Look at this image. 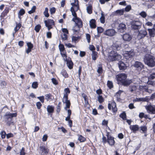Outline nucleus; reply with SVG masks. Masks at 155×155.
Masks as SVG:
<instances>
[{"instance_id":"nucleus-27","label":"nucleus","mask_w":155,"mask_h":155,"mask_svg":"<svg viewBox=\"0 0 155 155\" xmlns=\"http://www.w3.org/2000/svg\"><path fill=\"white\" fill-rule=\"evenodd\" d=\"M148 110L149 111V113L151 114H155V107L151 106H149L148 107Z\"/></svg>"},{"instance_id":"nucleus-35","label":"nucleus","mask_w":155,"mask_h":155,"mask_svg":"<svg viewBox=\"0 0 155 155\" xmlns=\"http://www.w3.org/2000/svg\"><path fill=\"white\" fill-rule=\"evenodd\" d=\"M78 140H79L80 142H84L85 140L86 139L85 138L83 137L82 135H78Z\"/></svg>"},{"instance_id":"nucleus-1","label":"nucleus","mask_w":155,"mask_h":155,"mask_svg":"<svg viewBox=\"0 0 155 155\" xmlns=\"http://www.w3.org/2000/svg\"><path fill=\"white\" fill-rule=\"evenodd\" d=\"M143 61L145 64L150 67L155 66V57L150 54H146L143 57Z\"/></svg>"},{"instance_id":"nucleus-7","label":"nucleus","mask_w":155,"mask_h":155,"mask_svg":"<svg viewBox=\"0 0 155 155\" xmlns=\"http://www.w3.org/2000/svg\"><path fill=\"white\" fill-rule=\"evenodd\" d=\"M147 84L149 85L155 84V73L150 74L148 77Z\"/></svg>"},{"instance_id":"nucleus-64","label":"nucleus","mask_w":155,"mask_h":155,"mask_svg":"<svg viewBox=\"0 0 155 155\" xmlns=\"http://www.w3.org/2000/svg\"><path fill=\"white\" fill-rule=\"evenodd\" d=\"M97 72L99 74H101L102 72V67H100L98 68Z\"/></svg>"},{"instance_id":"nucleus-29","label":"nucleus","mask_w":155,"mask_h":155,"mask_svg":"<svg viewBox=\"0 0 155 155\" xmlns=\"http://www.w3.org/2000/svg\"><path fill=\"white\" fill-rule=\"evenodd\" d=\"M67 64L70 69H71L73 68V63L71 61H67Z\"/></svg>"},{"instance_id":"nucleus-50","label":"nucleus","mask_w":155,"mask_h":155,"mask_svg":"<svg viewBox=\"0 0 155 155\" xmlns=\"http://www.w3.org/2000/svg\"><path fill=\"white\" fill-rule=\"evenodd\" d=\"M20 155H25V149L24 147H22L21 149L20 152Z\"/></svg>"},{"instance_id":"nucleus-60","label":"nucleus","mask_w":155,"mask_h":155,"mask_svg":"<svg viewBox=\"0 0 155 155\" xmlns=\"http://www.w3.org/2000/svg\"><path fill=\"white\" fill-rule=\"evenodd\" d=\"M28 48L32 49L33 48V45L31 42H28L27 43Z\"/></svg>"},{"instance_id":"nucleus-9","label":"nucleus","mask_w":155,"mask_h":155,"mask_svg":"<svg viewBox=\"0 0 155 155\" xmlns=\"http://www.w3.org/2000/svg\"><path fill=\"white\" fill-rule=\"evenodd\" d=\"M117 80L119 82L121 83L127 79V76L124 73H122L117 75L116 76Z\"/></svg>"},{"instance_id":"nucleus-5","label":"nucleus","mask_w":155,"mask_h":155,"mask_svg":"<svg viewBox=\"0 0 155 155\" xmlns=\"http://www.w3.org/2000/svg\"><path fill=\"white\" fill-rule=\"evenodd\" d=\"M75 23V26H78V29H75L74 27L73 29L75 32H77L78 31L80 30V28L83 26V22L81 19L79 18H76L74 21H73Z\"/></svg>"},{"instance_id":"nucleus-44","label":"nucleus","mask_w":155,"mask_h":155,"mask_svg":"<svg viewBox=\"0 0 155 155\" xmlns=\"http://www.w3.org/2000/svg\"><path fill=\"white\" fill-rule=\"evenodd\" d=\"M98 99L100 103H102L104 101V99L101 95H99L98 97Z\"/></svg>"},{"instance_id":"nucleus-25","label":"nucleus","mask_w":155,"mask_h":155,"mask_svg":"<svg viewBox=\"0 0 155 155\" xmlns=\"http://www.w3.org/2000/svg\"><path fill=\"white\" fill-rule=\"evenodd\" d=\"M70 11L71 12L72 15L74 17L73 18L72 21H74V19H75L76 18H78V17L77 16V15L76 13V12L74 11L73 7H71Z\"/></svg>"},{"instance_id":"nucleus-31","label":"nucleus","mask_w":155,"mask_h":155,"mask_svg":"<svg viewBox=\"0 0 155 155\" xmlns=\"http://www.w3.org/2000/svg\"><path fill=\"white\" fill-rule=\"evenodd\" d=\"M136 86L134 85H130L129 88V90L131 92L136 90Z\"/></svg>"},{"instance_id":"nucleus-40","label":"nucleus","mask_w":155,"mask_h":155,"mask_svg":"<svg viewBox=\"0 0 155 155\" xmlns=\"http://www.w3.org/2000/svg\"><path fill=\"white\" fill-rule=\"evenodd\" d=\"M87 13L89 14H91L92 12V7L91 6H88L87 8Z\"/></svg>"},{"instance_id":"nucleus-38","label":"nucleus","mask_w":155,"mask_h":155,"mask_svg":"<svg viewBox=\"0 0 155 155\" xmlns=\"http://www.w3.org/2000/svg\"><path fill=\"white\" fill-rule=\"evenodd\" d=\"M64 95H67L68 96V94H69L70 93V91L68 88H67L64 89Z\"/></svg>"},{"instance_id":"nucleus-30","label":"nucleus","mask_w":155,"mask_h":155,"mask_svg":"<svg viewBox=\"0 0 155 155\" xmlns=\"http://www.w3.org/2000/svg\"><path fill=\"white\" fill-rule=\"evenodd\" d=\"M101 17L100 18V21L101 23L104 24L105 22V18L103 12H101Z\"/></svg>"},{"instance_id":"nucleus-39","label":"nucleus","mask_w":155,"mask_h":155,"mask_svg":"<svg viewBox=\"0 0 155 155\" xmlns=\"http://www.w3.org/2000/svg\"><path fill=\"white\" fill-rule=\"evenodd\" d=\"M61 74L65 78L68 77V74L65 70H63L61 72Z\"/></svg>"},{"instance_id":"nucleus-46","label":"nucleus","mask_w":155,"mask_h":155,"mask_svg":"<svg viewBox=\"0 0 155 155\" xmlns=\"http://www.w3.org/2000/svg\"><path fill=\"white\" fill-rule=\"evenodd\" d=\"M38 87V84L37 82H33L32 84V87L34 89Z\"/></svg>"},{"instance_id":"nucleus-24","label":"nucleus","mask_w":155,"mask_h":155,"mask_svg":"<svg viewBox=\"0 0 155 155\" xmlns=\"http://www.w3.org/2000/svg\"><path fill=\"white\" fill-rule=\"evenodd\" d=\"M140 132H142L144 134H146L147 130V127L146 126H142L139 127V130Z\"/></svg>"},{"instance_id":"nucleus-57","label":"nucleus","mask_w":155,"mask_h":155,"mask_svg":"<svg viewBox=\"0 0 155 155\" xmlns=\"http://www.w3.org/2000/svg\"><path fill=\"white\" fill-rule=\"evenodd\" d=\"M61 102H59V103L57 105V111L58 113H59L60 111V105H61Z\"/></svg>"},{"instance_id":"nucleus-53","label":"nucleus","mask_w":155,"mask_h":155,"mask_svg":"<svg viewBox=\"0 0 155 155\" xmlns=\"http://www.w3.org/2000/svg\"><path fill=\"white\" fill-rule=\"evenodd\" d=\"M56 9L54 7H52L50 9V11L51 14H54L55 13Z\"/></svg>"},{"instance_id":"nucleus-54","label":"nucleus","mask_w":155,"mask_h":155,"mask_svg":"<svg viewBox=\"0 0 155 155\" xmlns=\"http://www.w3.org/2000/svg\"><path fill=\"white\" fill-rule=\"evenodd\" d=\"M37 98L39 99L40 101L42 103H43L44 102V97L43 96L37 97Z\"/></svg>"},{"instance_id":"nucleus-47","label":"nucleus","mask_w":155,"mask_h":155,"mask_svg":"<svg viewBox=\"0 0 155 155\" xmlns=\"http://www.w3.org/2000/svg\"><path fill=\"white\" fill-rule=\"evenodd\" d=\"M47 21V23L49 25H54V22L53 20L48 19Z\"/></svg>"},{"instance_id":"nucleus-13","label":"nucleus","mask_w":155,"mask_h":155,"mask_svg":"<svg viewBox=\"0 0 155 155\" xmlns=\"http://www.w3.org/2000/svg\"><path fill=\"white\" fill-rule=\"evenodd\" d=\"M124 9L118 10L112 13L111 15L113 16L117 15H122L124 14Z\"/></svg>"},{"instance_id":"nucleus-16","label":"nucleus","mask_w":155,"mask_h":155,"mask_svg":"<svg viewBox=\"0 0 155 155\" xmlns=\"http://www.w3.org/2000/svg\"><path fill=\"white\" fill-rule=\"evenodd\" d=\"M130 128L134 133L139 130V127L137 125H130Z\"/></svg>"},{"instance_id":"nucleus-21","label":"nucleus","mask_w":155,"mask_h":155,"mask_svg":"<svg viewBox=\"0 0 155 155\" xmlns=\"http://www.w3.org/2000/svg\"><path fill=\"white\" fill-rule=\"evenodd\" d=\"M150 36L151 37H154L155 35V27H153L151 29H148Z\"/></svg>"},{"instance_id":"nucleus-6","label":"nucleus","mask_w":155,"mask_h":155,"mask_svg":"<svg viewBox=\"0 0 155 155\" xmlns=\"http://www.w3.org/2000/svg\"><path fill=\"white\" fill-rule=\"evenodd\" d=\"M125 46V48L127 50L126 51L125 56L127 57H129V58L133 57L135 54L134 50L132 49H131L130 50L128 49V48L129 47L128 45H126Z\"/></svg>"},{"instance_id":"nucleus-43","label":"nucleus","mask_w":155,"mask_h":155,"mask_svg":"<svg viewBox=\"0 0 155 155\" xmlns=\"http://www.w3.org/2000/svg\"><path fill=\"white\" fill-rule=\"evenodd\" d=\"M41 28V26L39 25H36L35 27V30L36 32H38Z\"/></svg>"},{"instance_id":"nucleus-8","label":"nucleus","mask_w":155,"mask_h":155,"mask_svg":"<svg viewBox=\"0 0 155 155\" xmlns=\"http://www.w3.org/2000/svg\"><path fill=\"white\" fill-rule=\"evenodd\" d=\"M134 66L138 71H140L144 68V65L141 62L138 61L135 62Z\"/></svg>"},{"instance_id":"nucleus-26","label":"nucleus","mask_w":155,"mask_h":155,"mask_svg":"<svg viewBox=\"0 0 155 155\" xmlns=\"http://www.w3.org/2000/svg\"><path fill=\"white\" fill-rule=\"evenodd\" d=\"M147 101V99L146 98H136L135 99L133 100V101L134 102H140V101Z\"/></svg>"},{"instance_id":"nucleus-45","label":"nucleus","mask_w":155,"mask_h":155,"mask_svg":"<svg viewBox=\"0 0 155 155\" xmlns=\"http://www.w3.org/2000/svg\"><path fill=\"white\" fill-rule=\"evenodd\" d=\"M66 52H61V54L62 56L64 58V59L65 61V60L67 61V56L66 54Z\"/></svg>"},{"instance_id":"nucleus-36","label":"nucleus","mask_w":155,"mask_h":155,"mask_svg":"<svg viewBox=\"0 0 155 155\" xmlns=\"http://www.w3.org/2000/svg\"><path fill=\"white\" fill-rule=\"evenodd\" d=\"M112 104V110L114 113L116 112L117 110V108L116 107V104L115 103H113Z\"/></svg>"},{"instance_id":"nucleus-32","label":"nucleus","mask_w":155,"mask_h":155,"mask_svg":"<svg viewBox=\"0 0 155 155\" xmlns=\"http://www.w3.org/2000/svg\"><path fill=\"white\" fill-rule=\"evenodd\" d=\"M59 48L61 52H63L65 51L64 45L62 44H60L59 45Z\"/></svg>"},{"instance_id":"nucleus-58","label":"nucleus","mask_w":155,"mask_h":155,"mask_svg":"<svg viewBox=\"0 0 155 155\" xmlns=\"http://www.w3.org/2000/svg\"><path fill=\"white\" fill-rule=\"evenodd\" d=\"M36 105L37 106V108L38 109H40L42 106V104L40 102H38L36 103Z\"/></svg>"},{"instance_id":"nucleus-4","label":"nucleus","mask_w":155,"mask_h":155,"mask_svg":"<svg viewBox=\"0 0 155 155\" xmlns=\"http://www.w3.org/2000/svg\"><path fill=\"white\" fill-rule=\"evenodd\" d=\"M131 27L134 30H138L141 27L142 23L139 21L133 20L131 22Z\"/></svg>"},{"instance_id":"nucleus-22","label":"nucleus","mask_w":155,"mask_h":155,"mask_svg":"<svg viewBox=\"0 0 155 155\" xmlns=\"http://www.w3.org/2000/svg\"><path fill=\"white\" fill-rule=\"evenodd\" d=\"M47 110L48 114H52L54 111V107L52 106L48 105L47 107Z\"/></svg>"},{"instance_id":"nucleus-15","label":"nucleus","mask_w":155,"mask_h":155,"mask_svg":"<svg viewBox=\"0 0 155 155\" xmlns=\"http://www.w3.org/2000/svg\"><path fill=\"white\" fill-rule=\"evenodd\" d=\"M118 65L120 70H124L127 68L126 64L123 61H120L118 63Z\"/></svg>"},{"instance_id":"nucleus-56","label":"nucleus","mask_w":155,"mask_h":155,"mask_svg":"<svg viewBox=\"0 0 155 155\" xmlns=\"http://www.w3.org/2000/svg\"><path fill=\"white\" fill-rule=\"evenodd\" d=\"M86 39L87 41V42L88 43H90V38L91 36L90 35L88 34H86Z\"/></svg>"},{"instance_id":"nucleus-14","label":"nucleus","mask_w":155,"mask_h":155,"mask_svg":"<svg viewBox=\"0 0 155 155\" xmlns=\"http://www.w3.org/2000/svg\"><path fill=\"white\" fill-rule=\"evenodd\" d=\"M113 50H120L121 49V44L116 43H114L113 45Z\"/></svg>"},{"instance_id":"nucleus-19","label":"nucleus","mask_w":155,"mask_h":155,"mask_svg":"<svg viewBox=\"0 0 155 155\" xmlns=\"http://www.w3.org/2000/svg\"><path fill=\"white\" fill-rule=\"evenodd\" d=\"M132 81L131 80H129L125 79L124 81H123L121 83L124 86H128L131 83Z\"/></svg>"},{"instance_id":"nucleus-12","label":"nucleus","mask_w":155,"mask_h":155,"mask_svg":"<svg viewBox=\"0 0 155 155\" xmlns=\"http://www.w3.org/2000/svg\"><path fill=\"white\" fill-rule=\"evenodd\" d=\"M147 35V33L145 29L142 30L140 31H139L137 38L139 39H141Z\"/></svg>"},{"instance_id":"nucleus-49","label":"nucleus","mask_w":155,"mask_h":155,"mask_svg":"<svg viewBox=\"0 0 155 155\" xmlns=\"http://www.w3.org/2000/svg\"><path fill=\"white\" fill-rule=\"evenodd\" d=\"M97 31L98 33H101L104 31V29L101 27H97Z\"/></svg>"},{"instance_id":"nucleus-2","label":"nucleus","mask_w":155,"mask_h":155,"mask_svg":"<svg viewBox=\"0 0 155 155\" xmlns=\"http://www.w3.org/2000/svg\"><path fill=\"white\" fill-rule=\"evenodd\" d=\"M17 115L16 113H11L6 112L3 117L4 121L8 126L13 124V117H16Z\"/></svg>"},{"instance_id":"nucleus-61","label":"nucleus","mask_w":155,"mask_h":155,"mask_svg":"<svg viewBox=\"0 0 155 155\" xmlns=\"http://www.w3.org/2000/svg\"><path fill=\"white\" fill-rule=\"evenodd\" d=\"M102 138V142L104 143H106L107 142V139H106V137H105L103 135Z\"/></svg>"},{"instance_id":"nucleus-42","label":"nucleus","mask_w":155,"mask_h":155,"mask_svg":"<svg viewBox=\"0 0 155 155\" xmlns=\"http://www.w3.org/2000/svg\"><path fill=\"white\" fill-rule=\"evenodd\" d=\"M139 15L143 18H145L147 16V14L144 11H142L139 13Z\"/></svg>"},{"instance_id":"nucleus-17","label":"nucleus","mask_w":155,"mask_h":155,"mask_svg":"<svg viewBox=\"0 0 155 155\" xmlns=\"http://www.w3.org/2000/svg\"><path fill=\"white\" fill-rule=\"evenodd\" d=\"M131 36L128 33L124 34L123 36V38L124 41H129L132 39Z\"/></svg>"},{"instance_id":"nucleus-33","label":"nucleus","mask_w":155,"mask_h":155,"mask_svg":"<svg viewBox=\"0 0 155 155\" xmlns=\"http://www.w3.org/2000/svg\"><path fill=\"white\" fill-rule=\"evenodd\" d=\"M119 29L122 30H124L126 29V25L124 24L120 23L119 26Z\"/></svg>"},{"instance_id":"nucleus-62","label":"nucleus","mask_w":155,"mask_h":155,"mask_svg":"<svg viewBox=\"0 0 155 155\" xmlns=\"http://www.w3.org/2000/svg\"><path fill=\"white\" fill-rule=\"evenodd\" d=\"M14 136V134L12 133H10L6 134V137L7 139L10 137H13Z\"/></svg>"},{"instance_id":"nucleus-28","label":"nucleus","mask_w":155,"mask_h":155,"mask_svg":"<svg viewBox=\"0 0 155 155\" xmlns=\"http://www.w3.org/2000/svg\"><path fill=\"white\" fill-rule=\"evenodd\" d=\"M97 54L98 53L97 52L94 51H92V54H91L92 60H96L97 58L98 57Z\"/></svg>"},{"instance_id":"nucleus-63","label":"nucleus","mask_w":155,"mask_h":155,"mask_svg":"<svg viewBox=\"0 0 155 155\" xmlns=\"http://www.w3.org/2000/svg\"><path fill=\"white\" fill-rule=\"evenodd\" d=\"M1 134L2 138H4L5 137L6 134V133L4 131H3L1 133Z\"/></svg>"},{"instance_id":"nucleus-51","label":"nucleus","mask_w":155,"mask_h":155,"mask_svg":"<svg viewBox=\"0 0 155 155\" xmlns=\"http://www.w3.org/2000/svg\"><path fill=\"white\" fill-rule=\"evenodd\" d=\"M146 86L140 85L139 87V89L140 91H143L144 89H145V91H147L148 90L147 88H145Z\"/></svg>"},{"instance_id":"nucleus-55","label":"nucleus","mask_w":155,"mask_h":155,"mask_svg":"<svg viewBox=\"0 0 155 155\" xmlns=\"http://www.w3.org/2000/svg\"><path fill=\"white\" fill-rule=\"evenodd\" d=\"M44 22L45 24V26L46 27H47L48 30H49L50 28H51V25H49L47 23V21L45 20L44 21Z\"/></svg>"},{"instance_id":"nucleus-52","label":"nucleus","mask_w":155,"mask_h":155,"mask_svg":"<svg viewBox=\"0 0 155 155\" xmlns=\"http://www.w3.org/2000/svg\"><path fill=\"white\" fill-rule=\"evenodd\" d=\"M25 13V10L23 9H21L19 11V12L18 13V15H20L21 16L23 15Z\"/></svg>"},{"instance_id":"nucleus-23","label":"nucleus","mask_w":155,"mask_h":155,"mask_svg":"<svg viewBox=\"0 0 155 155\" xmlns=\"http://www.w3.org/2000/svg\"><path fill=\"white\" fill-rule=\"evenodd\" d=\"M96 21L94 19H92L90 21V25L91 28H95L96 25L95 24Z\"/></svg>"},{"instance_id":"nucleus-37","label":"nucleus","mask_w":155,"mask_h":155,"mask_svg":"<svg viewBox=\"0 0 155 155\" xmlns=\"http://www.w3.org/2000/svg\"><path fill=\"white\" fill-rule=\"evenodd\" d=\"M120 117L122 118L123 120H125L126 118V115L125 112H123L120 115Z\"/></svg>"},{"instance_id":"nucleus-11","label":"nucleus","mask_w":155,"mask_h":155,"mask_svg":"<svg viewBox=\"0 0 155 155\" xmlns=\"http://www.w3.org/2000/svg\"><path fill=\"white\" fill-rule=\"evenodd\" d=\"M68 95H64L62 101L64 104H65L67 107L69 108L70 107L71 103L70 101L68 100Z\"/></svg>"},{"instance_id":"nucleus-41","label":"nucleus","mask_w":155,"mask_h":155,"mask_svg":"<svg viewBox=\"0 0 155 155\" xmlns=\"http://www.w3.org/2000/svg\"><path fill=\"white\" fill-rule=\"evenodd\" d=\"M44 14L46 17H48L49 16V14L48 13V9L47 8H45V11L44 12Z\"/></svg>"},{"instance_id":"nucleus-10","label":"nucleus","mask_w":155,"mask_h":155,"mask_svg":"<svg viewBox=\"0 0 155 155\" xmlns=\"http://www.w3.org/2000/svg\"><path fill=\"white\" fill-rule=\"evenodd\" d=\"M116 33L115 31L113 29H108L104 32V34L109 36H114Z\"/></svg>"},{"instance_id":"nucleus-3","label":"nucleus","mask_w":155,"mask_h":155,"mask_svg":"<svg viewBox=\"0 0 155 155\" xmlns=\"http://www.w3.org/2000/svg\"><path fill=\"white\" fill-rule=\"evenodd\" d=\"M109 59L112 61L118 60L121 58V56L114 50L111 51L109 53Z\"/></svg>"},{"instance_id":"nucleus-20","label":"nucleus","mask_w":155,"mask_h":155,"mask_svg":"<svg viewBox=\"0 0 155 155\" xmlns=\"http://www.w3.org/2000/svg\"><path fill=\"white\" fill-rule=\"evenodd\" d=\"M40 148L42 153H48L49 152V149L45 146H40Z\"/></svg>"},{"instance_id":"nucleus-18","label":"nucleus","mask_w":155,"mask_h":155,"mask_svg":"<svg viewBox=\"0 0 155 155\" xmlns=\"http://www.w3.org/2000/svg\"><path fill=\"white\" fill-rule=\"evenodd\" d=\"M107 142L110 146H112L115 143V141L114 140V138L112 136L110 137L109 138L108 137L107 139Z\"/></svg>"},{"instance_id":"nucleus-48","label":"nucleus","mask_w":155,"mask_h":155,"mask_svg":"<svg viewBox=\"0 0 155 155\" xmlns=\"http://www.w3.org/2000/svg\"><path fill=\"white\" fill-rule=\"evenodd\" d=\"M131 7L130 5H128L125 8L124 11H125L126 12H128L131 9Z\"/></svg>"},{"instance_id":"nucleus-59","label":"nucleus","mask_w":155,"mask_h":155,"mask_svg":"<svg viewBox=\"0 0 155 155\" xmlns=\"http://www.w3.org/2000/svg\"><path fill=\"white\" fill-rule=\"evenodd\" d=\"M73 7V9L74 10V11H75V12L77 11L79 9V6L78 3H77V5L76 6L74 7Z\"/></svg>"},{"instance_id":"nucleus-34","label":"nucleus","mask_w":155,"mask_h":155,"mask_svg":"<svg viewBox=\"0 0 155 155\" xmlns=\"http://www.w3.org/2000/svg\"><path fill=\"white\" fill-rule=\"evenodd\" d=\"M107 86L110 89H111L113 87V83L112 81H108L107 82Z\"/></svg>"}]
</instances>
